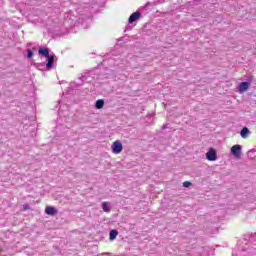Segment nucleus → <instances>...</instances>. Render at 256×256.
I'll return each mask as SVG.
<instances>
[{
	"instance_id": "nucleus-2",
	"label": "nucleus",
	"mask_w": 256,
	"mask_h": 256,
	"mask_svg": "<svg viewBox=\"0 0 256 256\" xmlns=\"http://www.w3.org/2000/svg\"><path fill=\"white\" fill-rule=\"evenodd\" d=\"M111 151L114 155H119L123 151V143L119 140L114 141L111 145Z\"/></svg>"
},
{
	"instance_id": "nucleus-12",
	"label": "nucleus",
	"mask_w": 256,
	"mask_h": 256,
	"mask_svg": "<svg viewBox=\"0 0 256 256\" xmlns=\"http://www.w3.org/2000/svg\"><path fill=\"white\" fill-rule=\"evenodd\" d=\"M183 187H191V182L185 181V182L183 183Z\"/></svg>"
},
{
	"instance_id": "nucleus-7",
	"label": "nucleus",
	"mask_w": 256,
	"mask_h": 256,
	"mask_svg": "<svg viewBox=\"0 0 256 256\" xmlns=\"http://www.w3.org/2000/svg\"><path fill=\"white\" fill-rule=\"evenodd\" d=\"M249 82H242L240 83L238 90L240 91V93H243L245 91H247V89H249Z\"/></svg>"
},
{
	"instance_id": "nucleus-6",
	"label": "nucleus",
	"mask_w": 256,
	"mask_h": 256,
	"mask_svg": "<svg viewBox=\"0 0 256 256\" xmlns=\"http://www.w3.org/2000/svg\"><path fill=\"white\" fill-rule=\"evenodd\" d=\"M240 135H241L242 139H247V137H249L251 135V131L249 130V128L244 127L240 131Z\"/></svg>"
},
{
	"instance_id": "nucleus-9",
	"label": "nucleus",
	"mask_w": 256,
	"mask_h": 256,
	"mask_svg": "<svg viewBox=\"0 0 256 256\" xmlns=\"http://www.w3.org/2000/svg\"><path fill=\"white\" fill-rule=\"evenodd\" d=\"M118 235H119V232L117 230H111L110 231V241H115V239H117Z\"/></svg>"
},
{
	"instance_id": "nucleus-5",
	"label": "nucleus",
	"mask_w": 256,
	"mask_h": 256,
	"mask_svg": "<svg viewBox=\"0 0 256 256\" xmlns=\"http://www.w3.org/2000/svg\"><path fill=\"white\" fill-rule=\"evenodd\" d=\"M141 18V13L139 12H134L133 14H131V16L128 19V23H135V21H137L138 19Z\"/></svg>"
},
{
	"instance_id": "nucleus-13",
	"label": "nucleus",
	"mask_w": 256,
	"mask_h": 256,
	"mask_svg": "<svg viewBox=\"0 0 256 256\" xmlns=\"http://www.w3.org/2000/svg\"><path fill=\"white\" fill-rule=\"evenodd\" d=\"M27 57H28V59H31V57H33V51L28 50Z\"/></svg>"
},
{
	"instance_id": "nucleus-3",
	"label": "nucleus",
	"mask_w": 256,
	"mask_h": 256,
	"mask_svg": "<svg viewBox=\"0 0 256 256\" xmlns=\"http://www.w3.org/2000/svg\"><path fill=\"white\" fill-rule=\"evenodd\" d=\"M231 154L236 158L240 159L241 158V145L236 144L231 147Z\"/></svg>"
},
{
	"instance_id": "nucleus-10",
	"label": "nucleus",
	"mask_w": 256,
	"mask_h": 256,
	"mask_svg": "<svg viewBox=\"0 0 256 256\" xmlns=\"http://www.w3.org/2000/svg\"><path fill=\"white\" fill-rule=\"evenodd\" d=\"M104 105H105V101L103 99H99L96 101L95 107L96 109H103Z\"/></svg>"
},
{
	"instance_id": "nucleus-11",
	"label": "nucleus",
	"mask_w": 256,
	"mask_h": 256,
	"mask_svg": "<svg viewBox=\"0 0 256 256\" xmlns=\"http://www.w3.org/2000/svg\"><path fill=\"white\" fill-rule=\"evenodd\" d=\"M102 209L103 211H105V213H109V211H111V208L109 207V202H103Z\"/></svg>"
},
{
	"instance_id": "nucleus-1",
	"label": "nucleus",
	"mask_w": 256,
	"mask_h": 256,
	"mask_svg": "<svg viewBox=\"0 0 256 256\" xmlns=\"http://www.w3.org/2000/svg\"><path fill=\"white\" fill-rule=\"evenodd\" d=\"M39 55L46 57L48 63L46 64L47 69H52L53 63H55V54H49V49L47 48H40L38 50Z\"/></svg>"
},
{
	"instance_id": "nucleus-4",
	"label": "nucleus",
	"mask_w": 256,
	"mask_h": 256,
	"mask_svg": "<svg viewBox=\"0 0 256 256\" xmlns=\"http://www.w3.org/2000/svg\"><path fill=\"white\" fill-rule=\"evenodd\" d=\"M206 159L208 161H217V152L215 149L211 148L207 153H206Z\"/></svg>"
},
{
	"instance_id": "nucleus-8",
	"label": "nucleus",
	"mask_w": 256,
	"mask_h": 256,
	"mask_svg": "<svg viewBox=\"0 0 256 256\" xmlns=\"http://www.w3.org/2000/svg\"><path fill=\"white\" fill-rule=\"evenodd\" d=\"M45 213H46V215H56L57 209H55V207H53V206H47L45 208Z\"/></svg>"
}]
</instances>
